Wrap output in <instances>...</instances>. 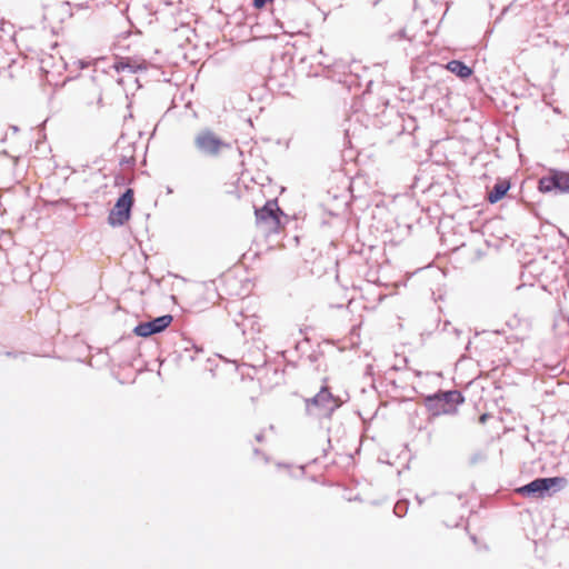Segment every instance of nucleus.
Wrapping results in <instances>:
<instances>
[{"label": "nucleus", "mask_w": 569, "mask_h": 569, "mask_svg": "<svg viewBox=\"0 0 569 569\" xmlns=\"http://www.w3.org/2000/svg\"><path fill=\"white\" fill-rule=\"evenodd\" d=\"M343 401L333 396L327 386L321 387L318 393L305 399L306 413L316 419H331L333 412L342 406Z\"/></svg>", "instance_id": "nucleus-1"}, {"label": "nucleus", "mask_w": 569, "mask_h": 569, "mask_svg": "<svg viewBox=\"0 0 569 569\" xmlns=\"http://www.w3.org/2000/svg\"><path fill=\"white\" fill-rule=\"evenodd\" d=\"M465 401L458 390L438 391L425 398V406L432 416L450 415L456 411V406Z\"/></svg>", "instance_id": "nucleus-2"}, {"label": "nucleus", "mask_w": 569, "mask_h": 569, "mask_svg": "<svg viewBox=\"0 0 569 569\" xmlns=\"http://www.w3.org/2000/svg\"><path fill=\"white\" fill-rule=\"evenodd\" d=\"M197 151L209 158H217L223 149H230L231 144L220 139L212 130H200L193 140Z\"/></svg>", "instance_id": "nucleus-3"}, {"label": "nucleus", "mask_w": 569, "mask_h": 569, "mask_svg": "<svg viewBox=\"0 0 569 569\" xmlns=\"http://www.w3.org/2000/svg\"><path fill=\"white\" fill-rule=\"evenodd\" d=\"M565 482V478L561 477H540L517 488L516 492L523 497L543 498L546 495L556 492L560 488V485Z\"/></svg>", "instance_id": "nucleus-4"}, {"label": "nucleus", "mask_w": 569, "mask_h": 569, "mask_svg": "<svg viewBox=\"0 0 569 569\" xmlns=\"http://www.w3.org/2000/svg\"><path fill=\"white\" fill-rule=\"evenodd\" d=\"M134 203V191L131 188L117 199L113 208L108 216V223L111 227H121L131 218V210Z\"/></svg>", "instance_id": "nucleus-5"}, {"label": "nucleus", "mask_w": 569, "mask_h": 569, "mask_svg": "<svg viewBox=\"0 0 569 569\" xmlns=\"http://www.w3.org/2000/svg\"><path fill=\"white\" fill-rule=\"evenodd\" d=\"M538 190L542 193H569V172L550 169L539 179Z\"/></svg>", "instance_id": "nucleus-6"}, {"label": "nucleus", "mask_w": 569, "mask_h": 569, "mask_svg": "<svg viewBox=\"0 0 569 569\" xmlns=\"http://www.w3.org/2000/svg\"><path fill=\"white\" fill-rule=\"evenodd\" d=\"M281 209L277 200H268L261 208L254 210L258 224H267L270 230L276 229L280 224Z\"/></svg>", "instance_id": "nucleus-7"}, {"label": "nucleus", "mask_w": 569, "mask_h": 569, "mask_svg": "<svg viewBox=\"0 0 569 569\" xmlns=\"http://www.w3.org/2000/svg\"><path fill=\"white\" fill-rule=\"evenodd\" d=\"M173 321L171 315L156 317L149 321L140 322L133 328V333L138 337L148 338L152 335L164 331Z\"/></svg>", "instance_id": "nucleus-8"}, {"label": "nucleus", "mask_w": 569, "mask_h": 569, "mask_svg": "<svg viewBox=\"0 0 569 569\" xmlns=\"http://www.w3.org/2000/svg\"><path fill=\"white\" fill-rule=\"evenodd\" d=\"M510 189V182L508 180H498L491 190L487 193V200L490 203H497L500 201Z\"/></svg>", "instance_id": "nucleus-9"}, {"label": "nucleus", "mask_w": 569, "mask_h": 569, "mask_svg": "<svg viewBox=\"0 0 569 569\" xmlns=\"http://www.w3.org/2000/svg\"><path fill=\"white\" fill-rule=\"evenodd\" d=\"M236 325L241 329L244 336L250 335L251 338H253L254 333L260 332V323L258 317L254 315L242 317V320L237 321Z\"/></svg>", "instance_id": "nucleus-10"}, {"label": "nucleus", "mask_w": 569, "mask_h": 569, "mask_svg": "<svg viewBox=\"0 0 569 569\" xmlns=\"http://www.w3.org/2000/svg\"><path fill=\"white\" fill-rule=\"evenodd\" d=\"M447 69L462 80L468 79L473 72L472 69L461 60L449 61Z\"/></svg>", "instance_id": "nucleus-11"}, {"label": "nucleus", "mask_w": 569, "mask_h": 569, "mask_svg": "<svg viewBox=\"0 0 569 569\" xmlns=\"http://www.w3.org/2000/svg\"><path fill=\"white\" fill-rule=\"evenodd\" d=\"M408 507H409L408 500H406V499L399 500L393 507V512L397 517L402 518L407 515Z\"/></svg>", "instance_id": "nucleus-12"}, {"label": "nucleus", "mask_w": 569, "mask_h": 569, "mask_svg": "<svg viewBox=\"0 0 569 569\" xmlns=\"http://www.w3.org/2000/svg\"><path fill=\"white\" fill-rule=\"evenodd\" d=\"M126 68H128L131 72H137V70L140 68V67H133L131 63H119V66L117 67V70H124Z\"/></svg>", "instance_id": "nucleus-13"}, {"label": "nucleus", "mask_w": 569, "mask_h": 569, "mask_svg": "<svg viewBox=\"0 0 569 569\" xmlns=\"http://www.w3.org/2000/svg\"><path fill=\"white\" fill-rule=\"evenodd\" d=\"M34 3L39 4L42 8H47L50 6L51 0H34Z\"/></svg>", "instance_id": "nucleus-14"}, {"label": "nucleus", "mask_w": 569, "mask_h": 569, "mask_svg": "<svg viewBox=\"0 0 569 569\" xmlns=\"http://www.w3.org/2000/svg\"><path fill=\"white\" fill-rule=\"evenodd\" d=\"M481 459H483V456H482V455H480V453H477V455H475V456H472V457L470 458V463H471V465H475V463H477V461H478V460H481Z\"/></svg>", "instance_id": "nucleus-15"}, {"label": "nucleus", "mask_w": 569, "mask_h": 569, "mask_svg": "<svg viewBox=\"0 0 569 569\" xmlns=\"http://www.w3.org/2000/svg\"><path fill=\"white\" fill-rule=\"evenodd\" d=\"M120 163L121 164H124V163H134V159L132 157L130 158H127V157H123L121 160H120Z\"/></svg>", "instance_id": "nucleus-16"}, {"label": "nucleus", "mask_w": 569, "mask_h": 569, "mask_svg": "<svg viewBox=\"0 0 569 569\" xmlns=\"http://www.w3.org/2000/svg\"><path fill=\"white\" fill-rule=\"evenodd\" d=\"M256 440H257V441H259V442H261V441L263 440V435H262V433H258V435L256 436Z\"/></svg>", "instance_id": "nucleus-17"}, {"label": "nucleus", "mask_w": 569, "mask_h": 569, "mask_svg": "<svg viewBox=\"0 0 569 569\" xmlns=\"http://www.w3.org/2000/svg\"><path fill=\"white\" fill-rule=\"evenodd\" d=\"M399 37H400V38H403V37H405V30H400V31H399Z\"/></svg>", "instance_id": "nucleus-18"}, {"label": "nucleus", "mask_w": 569, "mask_h": 569, "mask_svg": "<svg viewBox=\"0 0 569 569\" xmlns=\"http://www.w3.org/2000/svg\"><path fill=\"white\" fill-rule=\"evenodd\" d=\"M418 503L421 505L422 500L417 496Z\"/></svg>", "instance_id": "nucleus-19"}, {"label": "nucleus", "mask_w": 569, "mask_h": 569, "mask_svg": "<svg viewBox=\"0 0 569 569\" xmlns=\"http://www.w3.org/2000/svg\"><path fill=\"white\" fill-rule=\"evenodd\" d=\"M485 420H486V415H483V416L481 417V421H485Z\"/></svg>", "instance_id": "nucleus-20"}]
</instances>
